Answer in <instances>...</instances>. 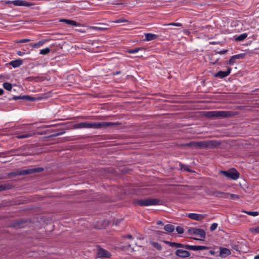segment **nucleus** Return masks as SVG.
Wrapping results in <instances>:
<instances>
[{
  "label": "nucleus",
  "instance_id": "nucleus-1",
  "mask_svg": "<svg viewBox=\"0 0 259 259\" xmlns=\"http://www.w3.org/2000/svg\"><path fill=\"white\" fill-rule=\"evenodd\" d=\"M115 123L112 122H84L76 123L74 124V127L75 128H106L107 127L115 125Z\"/></svg>",
  "mask_w": 259,
  "mask_h": 259
},
{
  "label": "nucleus",
  "instance_id": "nucleus-2",
  "mask_svg": "<svg viewBox=\"0 0 259 259\" xmlns=\"http://www.w3.org/2000/svg\"><path fill=\"white\" fill-rule=\"evenodd\" d=\"M204 115L208 118L213 117H227L231 116L232 113L230 111H211L205 112Z\"/></svg>",
  "mask_w": 259,
  "mask_h": 259
},
{
  "label": "nucleus",
  "instance_id": "nucleus-3",
  "mask_svg": "<svg viewBox=\"0 0 259 259\" xmlns=\"http://www.w3.org/2000/svg\"><path fill=\"white\" fill-rule=\"evenodd\" d=\"M220 174L223 175L227 179L236 180L239 177V172L235 169H230L227 171L221 170L220 171Z\"/></svg>",
  "mask_w": 259,
  "mask_h": 259
},
{
  "label": "nucleus",
  "instance_id": "nucleus-4",
  "mask_svg": "<svg viewBox=\"0 0 259 259\" xmlns=\"http://www.w3.org/2000/svg\"><path fill=\"white\" fill-rule=\"evenodd\" d=\"M160 201L155 198L139 200L137 203L138 205L143 206L156 205L159 204Z\"/></svg>",
  "mask_w": 259,
  "mask_h": 259
},
{
  "label": "nucleus",
  "instance_id": "nucleus-5",
  "mask_svg": "<svg viewBox=\"0 0 259 259\" xmlns=\"http://www.w3.org/2000/svg\"><path fill=\"white\" fill-rule=\"evenodd\" d=\"M43 169H44L41 167L28 168L27 169L20 170L19 172H18V174L19 175H25L27 174L35 173L36 172H40L42 171Z\"/></svg>",
  "mask_w": 259,
  "mask_h": 259
},
{
  "label": "nucleus",
  "instance_id": "nucleus-6",
  "mask_svg": "<svg viewBox=\"0 0 259 259\" xmlns=\"http://www.w3.org/2000/svg\"><path fill=\"white\" fill-rule=\"evenodd\" d=\"M187 217L191 219L196 221H201L205 218L206 215L203 214H198L195 213H190L187 214Z\"/></svg>",
  "mask_w": 259,
  "mask_h": 259
},
{
  "label": "nucleus",
  "instance_id": "nucleus-7",
  "mask_svg": "<svg viewBox=\"0 0 259 259\" xmlns=\"http://www.w3.org/2000/svg\"><path fill=\"white\" fill-rule=\"evenodd\" d=\"M231 70V68L229 67L226 71H219L217 73L214 74V76L220 78L226 77L230 74Z\"/></svg>",
  "mask_w": 259,
  "mask_h": 259
},
{
  "label": "nucleus",
  "instance_id": "nucleus-8",
  "mask_svg": "<svg viewBox=\"0 0 259 259\" xmlns=\"http://www.w3.org/2000/svg\"><path fill=\"white\" fill-rule=\"evenodd\" d=\"M12 2L16 6L30 7L33 5L32 3L23 0H14Z\"/></svg>",
  "mask_w": 259,
  "mask_h": 259
},
{
  "label": "nucleus",
  "instance_id": "nucleus-9",
  "mask_svg": "<svg viewBox=\"0 0 259 259\" xmlns=\"http://www.w3.org/2000/svg\"><path fill=\"white\" fill-rule=\"evenodd\" d=\"M185 247L186 249H190L192 250L197 251V250H202L207 249V247L205 246L201 245H186Z\"/></svg>",
  "mask_w": 259,
  "mask_h": 259
},
{
  "label": "nucleus",
  "instance_id": "nucleus-10",
  "mask_svg": "<svg viewBox=\"0 0 259 259\" xmlns=\"http://www.w3.org/2000/svg\"><path fill=\"white\" fill-rule=\"evenodd\" d=\"M175 253L179 257L183 258L188 257L190 255V253L189 251L182 249L177 250Z\"/></svg>",
  "mask_w": 259,
  "mask_h": 259
},
{
  "label": "nucleus",
  "instance_id": "nucleus-11",
  "mask_svg": "<svg viewBox=\"0 0 259 259\" xmlns=\"http://www.w3.org/2000/svg\"><path fill=\"white\" fill-rule=\"evenodd\" d=\"M192 232L193 234L199 236L202 238H204L206 236L205 231L201 229L193 228L192 230Z\"/></svg>",
  "mask_w": 259,
  "mask_h": 259
},
{
  "label": "nucleus",
  "instance_id": "nucleus-12",
  "mask_svg": "<svg viewBox=\"0 0 259 259\" xmlns=\"http://www.w3.org/2000/svg\"><path fill=\"white\" fill-rule=\"evenodd\" d=\"M220 255L223 257H225L231 254L230 250L226 248H220Z\"/></svg>",
  "mask_w": 259,
  "mask_h": 259
},
{
  "label": "nucleus",
  "instance_id": "nucleus-13",
  "mask_svg": "<svg viewBox=\"0 0 259 259\" xmlns=\"http://www.w3.org/2000/svg\"><path fill=\"white\" fill-rule=\"evenodd\" d=\"M98 256L99 257H109L110 253L107 251L103 249H100L98 252Z\"/></svg>",
  "mask_w": 259,
  "mask_h": 259
},
{
  "label": "nucleus",
  "instance_id": "nucleus-14",
  "mask_svg": "<svg viewBox=\"0 0 259 259\" xmlns=\"http://www.w3.org/2000/svg\"><path fill=\"white\" fill-rule=\"evenodd\" d=\"M145 40L147 41H151L154 40L158 37V36L155 34L147 33L145 34Z\"/></svg>",
  "mask_w": 259,
  "mask_h": 259
},
{
  "label": "nucleus",
  "instance_id": "nucleus-15",
  "mask_svg": "<svg viewBox=\"0 0 259 259\" xmlns=\"http://www.w3.org/2000/svg\"><path fill=\"white\" fill-rule=\"evenodd\" d=\"M23 63V61L21 59H18L13 60L9 63V64L12 66L14 68H16L20 66Z\"/></svg>",
  "mask_w": 259,
  "mask_h": 259
},
{
  "label": "nucleus",
  "instance_id": "nucleus-16",
  "mask_svg": "<svg viewBox=\"0 0 259 259\" xmlns=\"http://www.w3.org/2000/svg\"><path fill=\"white\" fill-rule=\"evenodd\" d=\"M60 22H65L67 24L72 25L74 26H79L80 24L77 23L76 22L73 20H70L68 19H61L60 20Z\"/></svg>",
  "mask_w": 259,
  "mask_h": 259
},
{
  "label": "nucleus",
  "instance_id": "nucleus-17",
  "mask_svg": "<svg viewBox=\"0 0 259 259\" xmlns=\"http://www.w3.org/2000/svg\"><path fill=\"white\" fill-rule=\"evenodd\" d=\"M247 36V34L246 33H242L239 35H235L234 36V39L236 41H242L245 39Z\"/></svg>",
  "mask_w": 259,
  "mask_h": 259
},
{
  "label": "nucleus",
  "instance_id": "nucleus-18",
  "mask_svg": "<svg viewBox=\"0 0 259 259\" xmlns=\"http://www.w3.org/2000/svg\"><path fill=\"white\" fill-rule=\"evenodd\" d=\"M46 41V40H42L37 43L30 44V46L33 48H38L40 47H42Z\"/></svg>",
  "mask_w": 259,
  "mask_h": 259
},
{
  "label": "nucleus",
  "instance_id": "nucleus-19",
  "mask_svg": "<svg viewBox=\"0 0 259 259\" xmlns=\"http://www.w3.org/2000/svg\"><path fill=\"white\" fill-rule=\"evenodd\" d=\"M212 195L219 197H227L229 193H225L221 191H215L212 194Z\"/></svg>",
  "mask_w": 259,
  "mask_h": 259
},
{
  "label": "nucleus",
  "instance_id": "nucleus-20",
  "mask_svg": "<svg viewBox=\"0 0 259 259\" xmlns=\"http://www.w3.org/2000/svg\"><path fill=\"white\" fill-rule=\"evenodd\" d=\"M164 229L166 231L168 232H172L175 230L174 226L170 224H168L165 226Z\"/></svg>",
  "mask_w": 259,
  "mask_h": 259
},
{
  "label": "nucleus",
  "instance_id": "nucleus-21",
  "mask_svg": "<svg viewBox=\"0 0 259 259\" xmlns=\"http://www.w3.org/2000/svg\"><path fill=\"white\" fill-rule=\"evenodd\" d=\"M167 243H168L170 246L174 247L176 248H180V247H184L183 244L179 243L168 242Z\"/></svg>",
  "mask_w": 259,
  "mask_h": 259
},
{
  "label": "nucleus",
  "instance_id": "nucleus-22",
  "mask_svg": "<svg viewBox=\"0 0 259 259\" xmlns=\"http://www.w3.org/2000/svg\"><path fill=\"white\" fill-rule=\"evenodd\" d=\"M150 243L152 245L153 247H154L157 250H160L161 249V246L159 243L153 241H150Z\"/></svg>",
  "mask_w": 259,
  "mask_h": 259
},
{
  "label": "nucleus",
  "instance_id": "nucleus-23",
  "mask_svg": "<svg viewBox=\"0 0 259 259\" xmlns=\"http://www.w3.org/2000/svg\"><path fill=\"white\" fill-rule=\"evenodd\" d=\"M50 52V49L49 48H46L44 49H41L40 50L39 54L41 55H47Z\"/></svg>",
  "mask_w": 259,
  "mask_h": 259
},
{
  "label": "nucleus",
  "instance_id": "nucleus-24",
  "mask_svg": "<svg viewBox=\"0 0 259 259\" xmlns=\"http://www.w3.org/2000/svg\"><path fill=\"white\" fill-rule=\"evenodd\" d=\"M3 85V87L8 91H11L12 89V84L9 82H4Z\"/></svg>",
  "mask_w": 259,
  "mask_h": 259
},
{
  "label": "nucleus",
  "instance_id": "nucleus-25",
  "mask_svg": "<svg viewBox=\"0 0 259 259\" xmlns=\"http://www.w3.org/2000/svg\"><path fill=\"white\" fill-rule=\"evenodd\" d=\"M242 211L249 215L253 216V217H256L259 214V212L257 211Z\"/></svg>",
  "mask_w": 259,
  "mask_h": 259
},
{
  "label": "nucleus",
  "instance_id": "nucleus-26",
  "mask_svg": "<svg viewBox=\"0 0 259 259\" xmlns=\"http://www.w3.org/2000/svg\"><path fill=\"white\" fill-rule=\"evenodd\" d=\"M190 145L194 146V147H202L204 146V144L202 142L200 143H191L189 144Z\"/></svg>",
  "mask_w": 259,
  "mask_h": 259
},
{
  "label": "nucleus",
  "instance_id": "nucleus-27",
  "mask_svg": "<svg viewBox=\"0 0 259 259\" xmlns=\"http://www.w3.org/2000/svg\"><path fill=\"white\" fill-rule=\"evenodd\" d=\"M249 231L254 234H259V227L251 228L249 229Z\"/></svg>",
  "mask_w": 259,
  "mask_h": 259
},
{
  "label": "nucleus",
  "instance_id": "nucleus-28",
  "mask_svg": "<svg viewBox=\"0 0 259 259\" xmlns=\"http://www.w3.org/2000/svg\"><path fill=\"white\" fill-rule=\"evenodd\" d=\"M33 135V134H24V135H20L19 136H17V138L19 139H23V138H26L31 137Z\"/></svg>",
  "mask_w": 259,
  "mask_h": 259
},
{
  "label": "nucleus",
  "instance_id": "nucleus-29",
  "mask_svg": "<svg viewBox=\"0 0 259 259\" xmlns=\"http://www.w3.org/2000/svg\"><path fill=\"white\" fill-rule=\"evenodd\" d=\"M245 56V54H239L235 55H233V58L235 59V60L237 59H241L244 58Z\"/></svg>",
  "mask_w": 259,
  "mask_h": 259
},
{
  "label": "nucleus",
  "instance_id": "nucleus-30",
  "mask_svg": "<svg viewBox=\"0 0 259 259\" xmlns=\"http://www.w3.org/2000/svg\"><path fill=\"white\" fill-rule=\"evenodd\" d=\"M140 49V48H135L133 49H131L127 50V52L129 54H135L138 53Z\"/></svg>",
  "mask_w": 259,
  "mask_h": 259
},
{
  "label": "nucleus",
  "instance_id": "nucleus-31",
  "mask_svg": "<svg viewBox=\"0 0 259 259\" xmlns=\"http://www.w3.org/2000/svg\"><path fill=\"white\" fill-rule=\"evenodd\" d=\"M89 28L91 29L95 30H103L105 29V28H103V27L93 26H89Z\"/></svg>",
  "mask_w": 259,
  "mask_h": 259
},
{
  "label": "nucleus",
  "instance_id": "nucleus-32",
  "mask_svg": "<svg viewBox=\"0 0 259 259\" xmlns=\"http://www.w3.org/2000/svg\"><path fill=\"white\" fill-rule=\"evenodd\" d=\"M22 99L25 100L32 101L35 100V98L34 97H30L29 96H23Z\"/></svg>",
  "mask_w": 259,
  "mask_h": 259
},
{
  "label": "nucleus",
  "instance_id": "nucleus-33",
  "mask_svg": "<svg viewBox=\"0 0 259 259\" xmlns=\"http://www.w3.org/2000/svg\"><path fill=\"white\" fill-rule=\"evenodd\" d=\"M128 22V20H127L125 19H123V18L119 19L116 21H112V22L115 23H122V22Z\"/></svg>",
  "mask_w": 259,
  "mask_h": 259
},
{
  "label": "nucleus",
  "instance_id": "nucleus-34",
  "mask_svg": "<svg viewBox=\"0 0 259 259\" xmlns=\"http://www.w3.org/2000/svg\"><path fill=\"white\" fill-rule=\"evenodd\" d=\"M176 230L179 234H182L184 232L183 228L181 227H177L176 228Z\"/></svg>",
  "mask_w": 259,
  "mask_h": 259
},
{
  "label": "nucleus",
  "instance_id": "nucleus-35",
  "mask_svg": "<svg viewBox=\"0 0 259 259\" xmlns=\"http://www.w3.org/2000/svg\"><path fill=\"white\" fill-rule=\"evenodd\" d=\"M164 25H171L175 26H181L182 24L180 23H171L167 24H164Z\"/></svg>",
  "mask_w": 259,
  "mask_h": 259
},
{
  "label": "nucleus",
  "instance_id": "nucleus-36",
  "mask_svg": "<svg viewBox=\"0 0 259 259\" xmlns=\"http://www.w3.org/2000/svg\"><path fill=\"white\" fill-rule=\"evenodd\" d=\"M217 227L218 224L217 223H213L210 227V231H214L217 229Z\"/></svg>",
  "mask_w": 259,
  "mask_h": 259
},
{
  "label": "nucleus",
  "instance_id": "nucleus-37",
  "mask_svg": "<svg viewBox=\"0 0 259 259\" xmlns=\"http://www.w3.org/2000/svg\"><path fill=\"white\" fill-rule=\"evenodd\" d=\"M235 59L233 58V56H232L230 59H229L228 63L230 64V65H233L234 63H235Z\"/></svg>",
  "mask_w": 259,
  "mask_h": 259
},
{
  "label": "nucleus",
  "instance_id": "nucleus-38",
  "mask_svg": "<svg viewBox=\"0 0 259 259\" xmlns=\"http://www.w3.org/2000/svg\"><path fill=\"white\" fill-rule=\"evenodd\" d=\"M228 195L230 196V198L231 199H239V196L237 195L234 194H229Z\"/></svg>",
  "mask_w": 259,
  "mask_h": 259
},
{
  "label": "nucleus",
  "instance_id": "nucleus-39",
  "mask_svg": "<svg viewBox=\"0 0 259 259\" xmlns=\"http://www.w3.org/2000/svg\"><path fill=\"white\" fill-rule=\"evenodd\" d=\"M30 40V39H22L19 40L18 41V42L23 43V42H26L29 41Z\"/></svg>",
  "mask_w": 259,
  "mask_h": 259
},
{
  "label": "nucleus",
  "instance_id": "nucleus-40",
  "mask_svg": "<svg viewBox=\"0 0 259 259\" xmlns=\"http://www.w3.org/2000/svg\"><path fill=\"white\" fill-rule=\"evenodd\" d=\"M227 52L226 50H223L218 52L219 54H225Z\"/></svg>",
  "mask_w": 259,
  "mask_h": 259
},
{
  "label": "nucleus",
  "instance_id": "nucleus-41",
  "mask_svg": "<svg viewBox=\"0 0 259 259\" xmlns=\"http://www.w3.org/2000/svg\"><path fill=\"white\" fill-rule=\"evenodd\" d=\"M13 99L14 100H18V99H22V96H15L13 97Z\"/></svg>",
  "mask_w": 259,
  "mask_h": 259
},
{
  "label": "nucleus",
  "instance_id": "nucleus-42",
  "mask_svg": "<svg viewBox=\"0 0 259 259\" xmlns=\"http://www.w3.org/2000/svg\"><path fill=\"white\" fill-rule=\"evenodd\" d=\"M13 1H5L4 2L5 4H13Z\"/></svg>",
  "mask_w": 259,
  "mask_h": 259
},
{
  "label": "nucleus",
  "instance_id": "nucleus-43",
  "mask_svg": "<svg viewBox=\"0 0 259 259\" xmlns=\"http://www.w3.org/2000/svg\"><path fill=\"white\" fill-rule=\"evenodd\" d=\"M24 53L21 52V51H18L17 52V54L19 55V56H22Z\"/></svg>",
  "mask_w": 259,
  "mask_h": 259
},
{
  "label": "nucleus",
  "instance_id": "nucleus-44",
  "mask_svg": "<svg viewBox=\"0 0 259 259\" xmlns=\"http://www.w3.org/2000/svg\"><path fill=\"white\" fill-rule=\"evenodd\" d=\"M157 225H163V223L161 221H158L156 223Z\"/></svg>",
  "mask_w": 259,
  "mask_h": 259
},
{
  "label": "nucleus",
  "instance_id": "nucleus-45",
  "mask_svg": "<svg viewBox=\"0 0 259 259\" xmlns=\"http://www.w3.org/2000/svg\"><path fill=\"white\" fill-rule=\"evenodd\" d=\"M126 237L129 239H132L133 238L131 235H128L126 236Z\"/></svg>",
  "mask_w": 259,
  "mask_h": 259
},
{
  "label": "nucleus",
  "instance_id": "nucleus-46",
  "mask_svg": "<svg viewBox=\"0 0 259 259\" xmlns=\"http://www.w3.org/2000/svg\"><path fill=\"white\" fill-rule=\"evenodd\" d=\"M4 94V90L2 89H0V95H2Z\"/></svg>",
  "mask_w": 259,
  "mask_h": 259
},
{
  "label": "nucleus",
  "instance_id": "nucleus-47",
  "mask_svg": "<svg viewBox=\"0 0 259 259\" xmlns=\"http://www.w3.org/2000/svg\"><path fill=\"white\" fill-rule=\"evenodd\" d=\"M254 259H259V254L254 257Z\"/></svg>",
  "mask_w": 259,
  "mask_h": 259
},
{
  "label": "nucleus",
  "instance_id": "nucleus-48",
  "mask_svg": "<svg viewBox=\"0 0 259 259\" xmlns=\"http://www.w3.org/2000/svg\"><path fill=\"white\" fill-rule=\"evenodd\" d=\"M184 169L187 170V171H190V170H189V169L188 168H184Z\"/></svg>",
  "mask_w": 259,
  "mask_h": 259
},
{
  "label": "nucleus",
  "instance_id": "nucleus-49",
  "mask_svg": "<svg viewBox=\"0 0 259 259\" xmlns=\"http://www.w3.org/2000/svg\"><path fill=\"white\" fill-rule=\"evenodd\" d=\"M210 44L214 45V44H216V42H210Z\"/></svg>",
  "mask_w": 259,
  "mask_h": 259
},
{
  "label": "nucleus",
  "instance_id": "nucleus-50",
  "mask_svg": "<svg viewBox=\"0 0 259 259\" xmlns=\"http://www.w3.org/2000/svg\"><path fill=\"white\" fill-rule=\"evenodd\" d=\"M103 227H99L98 228L99 229H102Z\"/></svg>",
  "mask_w": 259,
  "mask_h": 259
},
{
  "label": "nucleus",
  "instance_id": "nucleus-51",
  "mask_svg": "<svg viewBox=\"0 0 259 259\" xmlns=\"http://www.w3.org/2000/svg\"><path fill=\"white\" fill-rule=\"evenodd\" d=\"M194 239L197 240H199V239H197V238H194Z\"/></svg>",
  "mask_w": 259,
  "mask_h": 259
}]
</instances>
